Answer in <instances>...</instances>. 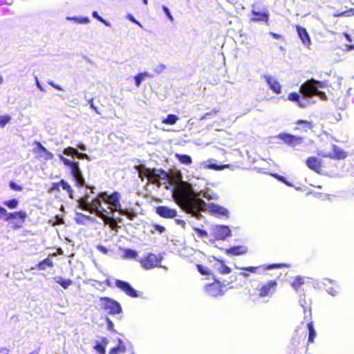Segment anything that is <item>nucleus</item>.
I'll return each mask as SVG.
<instances>
[{
  "instance_id": "55",
  "label": "nucleus",
  "mask_w": 354,
  "mask_h": 354,
  "mask_svg": "<svg viewBox=\"0 0 354 354\" xmlns=\"http://www.w3.org/2000/svg\"><path fill=\"white\" fill-rule=\"evenodd\" d=\"M94 348L96 351H97L100 354H105L106 353V351H105V347L104 346H103L102 344H97L95 346H94Z\"/></svg>"
},
{
  "instance_id": "40",
  "label": "nucleus",
  "mask_w": 354,
  "mask_h": 354,
  "mask_svg": "<svg viewBox=\"0 0 354 354\" xmlns=\"http://www.w3.org/2000/svg\"><path fill=\"white\" fill-rule=\"evenodd\" d=\"M120 214L123 216H126L129 220L133 221L136 217L134 212L132 211H129L127 209H120V211L118 212Z\"/></svg>"
},
{
  "instance_id": "6",
  "label": "nucleus",
  "mask_w": 354,
  "mask_h": 354,
  "mask_svg": "<svg viewBox=\"0 0 354 354\" xmlns=\"http://www.w3.org/2000/svg\"><path fill=\"white\" fill-rule=\"evenodd\" d=\"M100 301L101 309L109 315H117L122 312V307L119 302L110 297H101Z\"/></svg>"
},
{
  "instance_id": "14",
  "label": "nucleus",
  "mask_w": 354,
  "mask_h": 354,
  "mask_svg": "<svg viewBox=\"0 0 354 354\" xmlns=\"http://www.w3.org/2000/svg\"><path fill=\"white\" fill-rule=\"evenodd\" d=\"M156 213L163 218L171 219L177 216L176 209L170 208L168 206L160 205L156 207Z\"/></svg>"
},
{
  "instance_id": "30",
  "label": "nucleus",
  "mask_w": 354,
  "mask_h": 354,
  "mask_svg": "<svg viewBox=\"0 0 354 354\" xmlns=\"http://www.w3.org/2000/svg\"><path fill=\"white\" fill-rule=\"evenodd\" d=\"M304 277L301 276H297L291 283V286L293 289L298 292L301 289V287L302 285H304Z\"/></svg>"
},
{
  "instance_id": "38",
  "label": "nucleus",
  "mask_w": 354,
  "mask_h": 354,
  "mask_svg": "<svg viewBox=\"0 0 354 354\" xmlns=\"http://www.w3.org/2000/svg\"><path fill=\"white\" fill-rule=\"evenodd\" d=\"M3 204L9 209H13L17 207L19 202L17 199L12 198L3 202Z\"/></svg>"
},
{
  "instance_id": "22",
  "label": "nucleus",
  "mask_w": 354,
  "mask_h": 354,
  "mask_svg": "<svg viewBox=\"0 0 354 354\" xmlns=\"http://www.w3.org/2000/svg\"><path fill=\"white\" fill-rule=\"evenodd\" d=\"M78 205L84 211H88L91 214H95L97 216V212H100L101 210H97L95 208H93L91 206V203L88 202V199L86 197H82L78 199L77 201Z\"/></svg>"
},
{
  "instance_id": "41",
  "label": "nucleus",
  "mask_w": 354,
  "mask_h": 354,
  "mask_svg": "<svg viewBox=\"0 0 354 354\" xmlns=\"http://www.w3.org/2000/svg\"><path fill=\"white\" fill-rule=\"evenodd\" d=\"M37 147L34 149L33 151L35 153L41 155L44 151H46V148L44 147L39 142H35Z\"/></svg>"
},
{
  "instance_id": "36",
  "label": "nucleus",
  "mask_w": 354,
  "mask_h": 354,
  "mask_svg": "<svg viewBox=\"0 0 354 354\" xmlns=\"http://www.w3.org/2000/svg\"><path fill=\"white\" fill-rule=\"evenodd\" d=\"M218 262L220 263V266L218 268V271L220 274H225L231 272V268L226 266L223 260H218Z\"/></svg>"
},
{
  "instance_id": "57",
  "label": "nucleus",
  "mask_w": 354,
  "mask_h": 354,
  "mask_svg": "<svg viewBox=\"0 0 354 354\" xmlns=\"http://www.w3.org/2000/svg\"><path fill=\"white\" fill-rule=\"evenodd\" d=\"M93 100V98H91L90 100H88L90 106L95 111L97 114L100 115L101 113L98 111L97 107L94 104Z\"/></svg>"
},
{
  "instance_id": "15",
  "label": "nucleus",
  "mask_w": 354,
  "mask_h": 354,
  "mask_svg": "<svg viewBox=\"0 0 354 354\" xmlns=\"http://www.w3.org/2000/svg\"><path fill=\"white\" fill-rule=\"evenodd\" d=\"M209 212L214 216H216L218 218H228L229 217V212L228 210L216 204L209 203L208 205Z\"/></svg>"
},
{
  "instance_id": "35",
  "label": "nucleus",
  "mask_w": 354,
  "mask_h": 354,
  "mask_svg": "<svg viewBox=\"0 0 354 354\" xmlns=\"http://www.w3.org/2000/svg\"><path fill=\"white\" fill-rule=\"evenodd\" d=\"M151 77V75L147 72L139 73L135 77V84L137 87H139L141 84L142 81L145 77Z\"/></svg>"
},
{
  "instance_id": "25",
  "label": "nucleus",
  "mask_w": 354,
  "mask_h": 354,
  "mask_svg": "<svg viewBox=\"0 0 354 354\" xmlns=\"http://www.w3.org/2000/svg\"><path fill=\"white\" fill-rule=\"evenodd\" d=\"M75 223L78 225H85L88 221H95V218L81 212H77L75 218Z\"/></svg>"
},
{
  "instance_id": "5",
  "label": "nucleus",
  "mask_w": 354,
  "mask_h": 354,
  "mask_svg": "<svg viewBox=\"0 0 354 354\" xmlns=\"http://www.w3.org/2000/svg\"><path fill=\"white\" fill-rule=\"evenodd\" d=\"M100 197L102 201L107 203L109 207V209L112 212H119L122 208V205L120 202L121 195L118 192H114L109 195L106 192H100Z\"/></svg>"
},
{
  "instance_id": "3",
  "label": "nucleus",
  "mask_w": 354,
  "mask_h": 354,
  "mask_svg": "<svg viewBox=\"0 0 354 354\" xmlns=\"http://www.w3.org/2000/svg\"><path fill=\"white\" fill-rule=\"evenodd\" d=\"M324 86V84L323 82L310 79L301 85L299 92L306 97H312L315 94H321L318 88H323Z\"/></svg>"
},
{
  "instance_id": "42",
  "label": "nucleus",
  "mask_w": 354,
  "mask_h": 354,
  "mask_svg": "<svg viewBox=\"0 0 354 354\" xmlns=\"http://www.w3.org/2000/svg\"><path fill=\"white\" fill-rule=\"evenodd\" d=\"M92 16L99 21L103 23L105 26H111V23L104 19L101 16H100L97 11H93Z\"/></svg>"
},
{
  "instance_id": "26",
  "label": "nucleus",
  "mask_w": 354,
  "mask_h": 354,
  "mask_svg": "<svg viewBox=\"0 0 354 354\" xmlns=\"http://www.w3.org/2000/svg\"><path fill=\"white\" fill-rule=\"evenodd\" d=\"M288 100L290 101H293V102H297V104L299 105V106H300L301 108H304L306 106L305 103H303L301 102V100H304V98H301V96L295 91L291 92L288 94Z\"/></svg>"
},
{
  "instance_id": "52",
  "label": "nucleus",
  "mask_w": 354,
  "mask_h": 354,
  "mask_svg": "<svg viewBox=\"0 0 354 354\" xmlns=\"http://www.w3.org/2000/svg\"><path fill=\"white\" fill-rule=\"evenodd\" d=\"M9 186L10 189L16 192H21L23 190V187L21 185H19L13 181H10L9 183Z\"/></svg>"
},
{
  "instance_id": "17",
  "label": "nucleus",
  "mask_w": 354,
  "mask_h": 354,
  "mask_svg": "<svg viewBox=\"0 0 354 354\" xmlns=\"http://www.w3.org/2000/svg\"><path fill=\"white\" fill-rule=\"evenodd\" d=\"M295 28L303 44L309 48L311 45V39L306 29L299 25H296Z\"/></svg>"
},
{
  "instance_id": "21",
  "label": "nucleus",
  "mask_w": 354,
  "mask_h": 354,
  "mask_svg": "<svg viewBox=\"0 0 354 354\" xmlns=\"http://www.w3.org/2000/svg\"><path fill=\"white\" fill-rule=\"evenodd\" d=\"M248 249L243 245L233 246L230 248L224 249V252L227 255L238 256L246 254Z\"/></svg>"
},
{
  "instance_id": "47",
  "label": "nucleus",
  "mask_w": 354,
  "mask_h": 354,
  "mask_svg": "<svg viewBox=\"0 0 354 354\" xmlns=\"http://www.w3.org/2000/svg\"><path fill=\"white\" fill-rule=\"evenodd\" d=\"M75 184L77 187H82L85 185V180L83 175L75 178Z\"/></svg>"
},
{
  "instance_id": "33",
  "label": "nucleus",
  "mask_w": 354,
  "mask_h": 354,
  "mask_svg": "<svg viewBox=\"0 0 354 354\" xmlns=\"http://www.w3.org/2000/svg\"><path fill=\"white\" fill-rule=\"evenodd\" d=\"M307 327H308V343L312 344V343L314 342L315 338L316 337V332H315V330L314 328L313 322H310L308 323Z\"/></svg>"
},
{
  "instance_id": "10",
  "label": "nucleus",
  "mask_w": 354,
  "mask_h": 354,
  "mask_svg": "<svg viewBox=\"0 0 354 354\" xmlns=\"http://www.w3.org/2000/svg\"><path fill=\"white\" fill-rule=\"evenodd\" d=\"M318 155L323 158L334 160H344L347 157V153L336 145H333L331 153L318 152Z\"/></svg>"
},
{
  "instance_id": "13",
  "label": "nucleus",
  "mask_w": 354,
  "mask_h": 354,
  "mask_svg": "<svg viewBox=\"0 0 354 354\" xmlns=\"http://www.w3.org/2000/svg\"><path fill=\"white\" fill-rule=\"evenodd\" d=\"M305 162L309 169L319 174H322L323 165L322 159L316 156H310L307 158Z\"/></svg>"
},
{
  "instance_id": "60",
  "label": "nucleus",
  "mask_w": 354,
  "mask_h": 354,
  "mask_svg": "<svg viewBox=\"0 0 354 354\" xmlns=\"http://www.w3.org/2000/svg\"><path fill=\"white\" fill-rule=\"evenodd\" d=\"M79 159L89 160V156L86 153H80L77 151V153L75 155Z\"/></svg>"
},
{
  "instance_id": "50",
  "label": "nucleus",
  "mask_w": 354,
  "mask_h": 354,
  "mask_svg": "<svg viewBox=\"0 0 354 354\" xmlns=\"http://www.w3.org/2000/svg\"><path fill=\"white\" fill-rule=\"evenodd\" d=\"M230 167L229 165H217L216 164H212L208 165L207 168L212 169L214 170H221L225 168H228Z\"/></svg>"
},
{
  "instance_id": "62",
  "label": "nucleus",
  "mask_w": 354,
  "mask_h": 354,
  "mask_svg": "<svg viewBox=\"0 0 354 354\" xmlns=\"http://www.w3.org/2000/svg\"><path fill=\"white\" fill-rule=\"evenodd\" d=\"M97 250L104 254H106L109 252L108 249L104 245H97Z\"/></svg>"
},
{
  "instance_id": "23",
  "label": "nucleus",
  "mask_w": 354,
  "mask_h": 354,
  "mask_svg": "<svg viewBox=\"0 0 354 354\" xmlns=\"http://www.w3.org/2000/svg\"><path fill=\"white\" fill-rule=\"evenodd\" d=\"M251 15L253 16L250 19L251 22H257V21H266L268 22L269 19V13L268 12H258L254 10H251Z\"/></svg>"
},
{
  "instance_id": "12",
  "label": "nucleus",
  "mask_w": 354,
  "mask_h": 354,
  "mask_svg": "<svg viewBox=\"0 0 354 354\" xmlns=\"http://www.w3.org/2000/svg\"><path fill=\"white\" fill-rule=\"evenodd\" d=\"M115 283L119 289L124 292L129 297L131 298H136L139 297L138 292L133 289L129 282L120 279H116Z\"/></svg>"
},
{
  "instance_id": "24",
  "label": "nucleus",
  "mask_w": 354,
  "mask_h": 354,
  "mask_svg": "<svg viewBox=\"0 0 354 354\" xmlns=\"http://www.w3.org/2000/svg\"><path fill=\"white\" fill-rule=\"evenodd\" d=\"M58 157L65 166L70 167L71 174L80 170L78 162H73L61 154Z\"/></svg>"
},
{
  "instance_id": "45",
  "label": "nucleus",
  "mask_w": 354,
  "mask_h": 354,
  "mask_svg": "<svg viewBox=\"0 0 354 354\" xmlns=\"http://www.w3.org/2000/svg\"><path fill=\"white\" fill-rule=\"evenodd\" d=\"M296 124L302 125L305 129H311L313 128L311 122L307 120H299L296 122Z\"/></svg>"
},
{
  "instance_id": "18",
  "label": "nucleus",
  "mask_w": 354,
  "mask_h": 354,
  "mask_svg": "<svg viewBox=\"0 0 354 354\" xmlns=\"http://www.w3.org/2000/svg\"><path fill=\"white\" fill-rule=\"evenodd\" d=\"M97 216L103 220L105 225H109L111 230L118 232V228L120 227L118 225V221L116 219L106 216L102 211L97 212Z\"/></svg>"
},
{
  "instance_id": "19",
  "label": "nucleus",
  "mask_w": 354,
  "mask_h": 354,
  "mask_svg": "<svg viewBox=\"0 0 354 354\" xmlns=\"http://www.w3.org/2000/svg\"><path fill=\"white\" fill-rule=\"evenodd\" d=\"M28 215L25 211L21 210L14 212H8L6 217H5V221H8L11 219L18 218L20 221V223L22 224L25 222Z\"/></svg>"
},
{
  "instance_id": "2",
  "label": "nucleus",
  "mask_w": 354,
  "mask_h": 354,
  "mask_svg": "<svg viewBox=\"0 0 354 354\" xmlns=\"http://www.w3.org/2000/svg\"><path fill=\"white\" fill-rule=\"evenodd\" d=\"M278 287L276 280H270L266 283H261L260 287L257 289L256 292H250L249 295L252 301H257L259 299L269 297L275 293Z\"/></svg>"
},
{
  "instance_id": "39",
  "label": "nucleus",
  "mask_w": 354,
  "mask_h": 354,
  "mask_svg": "<svg viewBox=\"0 0 354 354\" xmlns=\"http://www.w3.org/2000/svg\"><path fill=\"white\" fill-rule=\"evenodd\" d=\"M334 17H342V16H347V17H351L354 15V9L350 8L348 10H345L343 12H337L334 13Z\"/></svg>"
},
{
  "instance_id": "29",
  "label": "nucleus",
  "mask_w": 354,
  "mask_h": 354,
  "mask_svg": "<svg viewBox=\"0 0 354 354\" xmlns=\"http://www.w3.org/2000/svg\"><path fill=\"white\" fill-rule=\"evenodd\" d=\"M55 281L64 289H67L73 283V281L71 279H64L62 277L55 278Z\"/></svg>"
},
{
  "instance_id": "51",
  "label": "nucleus",
  "mask_w": 354,
  "mask_h": 354,
  "mask_svg": "<svg viewBox=\"0 0 354 354\" xmlns=\"http://www.w3.org/2000/svg\"><path fill=\"white\" fill-rule=\"evenodd\" d=\"M53 157V154L47 149L46 151H44L43 153L39 156V158H43L46 160H52Z\"/></svg>"
},
{
  "instance_id": "49",
  "label": "nucleus",
  "mask_w": 354,
  "mask_h": 354,
  "mask_svg": "<svg viewBox=\"0 0 354 354\" xmlns=\"http://www.w3.org/2000/svg\"><path fill=\"white\" fill-rule=\"evenodd\" d=\"M159 180H168L169 174L162 169H158Z\"/></svg>"
},
{
  "instance_id": "34",
  "label": "nucleus",
  "mask_w": 354,
  "mask_h": 354,
  "mask_svg": "<svg viewBox=\"0 0 354 354\" xmlns=\"http://www.w3.org/2000/svg\"><path fill=\"white\" fill-rule=\"evenodd\" d=\"M59 184H61V187L64 190H65L68 194L70 198H73V190L71 187V186L64 179H62L59 181Z\"/></svg>"
},
{
  "instance_id": "59",
  "label": "nucleus",
  "mask_w": 354,
  "mask_h": 354,
  "mask_svg": "<svg viewBox=\"0 0 354 354\" xmlns=\"http://www.w3.org/2000/svg\"><path fill=\"white\" fill-rule=\"evenodd\" d=\"M153 227L154 230H156V231H158L160 233H162L166 230L165 227L158 225V224H153Z\"/></svg>"
},
{
  "instance_id": "53",
  "label": "nucleus",
  "mask_w": 354,
  "mask_h": 354,
  "mask_svg": "<svg viewBox=\"0 0 354 354\" xmlns=\"http://www.w3.org/2000/svg\"><path fill=\"white\" fill-rule=\"evenodd\" d=\"M198 271L203 275L209 274V271L207 268L203 267L202 265L198 264L196 266Z\"/></svg>"
},
{
  "instance_id": "4",
  "label": "nucleus",
  "mask_w": 354,
  "mask_h": 354,
  "mask_svg": "<svg viewBox=\"0 0 354 354\" xmlns=\"http://www.w3.org/2000/svg\"><path fill=\"white\" fill-rule=\"evenodd\" d=\"M290 265L288 263H272L269 265H260L257 266H248V267H241V268H237V269H239L242 270L241 272H239V275L248 278L249 277V273H257L260 270H271L274 268H289Z\"/></svg>"
},
{
  "instance_id": "28",
  "label": "nucleus",
  "mask_w": 354,
  "mask_h": 354,
  "mask_svg": "<svg viewBox=\"0 0 354 354\" xmlns=\"http://www.w3.org/2000/svg\"><path fill=\"white\" fill-rule=\"evenodd\" d=\"M52 267H53V262L48 257L44 259V260H42L41 261H40L39 263H38L36 265V268L39 270H44L47 268H52Z\"/></svg>"
},
{
  "instance_id": "11",
  "label": "nucleus",
  "mask_w": 354,
  "mask_h": 354,
  "mask_svg": "<svg viewBox=\"0 0 354 354\" xmlns=\"http://www.w3.org/2000/svg\"><path fill=\"white\" fill-rule=\"evenodd\" d=\"M277 138L281 140L284 143L292 147H295L304 142L303 137L286 133H279L277 136Z\"/></svg>"
},
{
  "instance_id": "31",
  "label": "nucleus",
  "mask_w": 354,
  "mask_h": 354,
  "mask_svg": "<svg viewBox=\"0 0 354 354\" xmlns=\"http://www.w3.org/2000/svg\"><path fill=\"white\" fill-rule=\"evenodd\" d=\"M178 120V117L175 114H169L162 120V123L167 125H174Z\"/></svg>"
},
{
  "instance_id": "32",
  "label": "nucleus",
  "mask_w": 354,
  "mask_h": 354,
  "mask_svg": "<svg viewBox=\"0 0 354 354\" xmlns=\"http://www.w3.org/2000/svg\"><path fill=\"white\" fill-rule=\"evenodd\" d=\"M176 158L183 165H189L192 163V158L189 155L176 153Z\"/></svg>"
},
{
  "instance_id": "54",
  "label": "nucleus",
  "mask_w": 354,
  "mask_h": 354,
  "mask_svg": "<svg viewBox=\"0 0 354 354\" xmlns=\"http://www.w3.org/2000/svg\"><path fill=\"white\" fill-rule=\"evenodd\" d=\"M194 231L198 234L200 237H206L208 234L206 230L200 229L198 227H194Z\"/></svg>"
},
{
  "instance_id": "46",
  "label": "nucleus",
  "mask_w": 354,
  "mask_h": 354,
  "mask_svg": "<svg viewBox=\"0 0 354 354\" xmlns=\"http://www.w3.org/2000/svg\"><path fill=\"white\" fill-rule=\"evenodd\" d=\"M102 201L101 198L100 197V193H99L97 197L94 198L93 201H92V203H91V206L93 208L96 209L97 210H100L98 208V206L100 205Z\"/></svg>"
},
{
  "instance_id": "56",
  "label": "nucleus",
  "mask_w": 354,
  "mask_h": 354,
  "mask_svg": "<svg viewBox=\"0 0 354 354\" xmlns=\"http://www.w3.org/2000/svg\"><path fill=\"white\" fill-rule=\"evenodd\" d=\"M73 19L80 24H87L90 21L89 19L86 17H73Z\"/></svg>"
},
{
  "instance_id": "1",
  "label": "nucleus",
  "mask_w": 354,
  "mask_h": 354,
  "mask_svg": "<svg viewBox=\"0 0 354 354\" xmlns=\"http://www.w3.org/2000/svg\"><path fill=\"white\" fill-rule=\"evenodd\" d=\"M167 180L175 187L172 196L176 203L187 213L200 219L202 217L201 212L206 210V203L203 199L196 198L192 185L182 180L180 173L169 174Z\"/></svg>"
},
{
  "instance_id": "37",
  "label": "nucleus",
  "mask_w": 354,
  "mask_h": 354,
  "mask_svg": "<svg viewBox=\"0 0 354 354\" xmlns=\"http://www.w3.org/2000/svg\"><path fill=\"white\" fill-rule=\"evenodd\" d=\"M138 256L137 252L132 249H126L124 251L123 257L125 259H136Z\"/></svg>"
},
{
  "instance_id": "48",
  "label": "nucleus",
  "mask_w": 354,
  "mask_h": 354,
  "mask_svg": "<svg viewBox=\"0 0 354 354\" xmlns=\"http://www.w3.org/2000/svg\"><path fill=\"white\" fill-rule=\"evenodd\" d=\"M77 149L71 147H68L64 149V153L67 156L76 155L77 153Z\"/></svg>"
},
{
  "instance_id": "7",
  "label": "nucleus",
  "mask_w": 354,
  "mask_h": 354,
  "mask_svg": "<svg viewBox=\"0 0 354 354\" xmlns=\"http://www.w3.org/2000/svg\"><path fill=\"white\" fill-rule=\"evenodd\" d=\"M162 260L161 255L153 253H147L143 258L138 260L141 266L145 270H151L156 267H160Z\"/></svg>"
},
{
  "instance_id": "16",
  "label": "nucleus",
  "mask_w": 354,
  "mask_h": 354,
  "mask_svg": "<svg viewBox=\"0 0 354 354\" xmlns=\"http://www.w3.org/2000/svg\"><path fill=\"white\" fill-rule=\"evenodd\" d=\"M214 233L216 239L219 240H225L232 234L231 230L226 225L217 226Z\"/></svg>"
},
{
  "instance_id": "63",
  "label": "nucleus",
  "mask_w": 354,
  "mask_h": 354,
  "mask_svg": "<svg viewBox=\"0 0 354 354\" xmlns=\"http://www.w3.org/2000/svg\"><path fill=\"white\" fill-rule=\"evenodd\" d=\"M127 18H128L131 21H132V22L135 23L136 24L138 25L139 26H141V24H140L138 21H137V20L133 17V15H127Z\"/></svg>"
},
{
  "instance_id": "9",
  "label": "nucleus",
  "mask_w": 354,
  "mask_h": 354,
  "mask_svg": "<svg viewBox=\"0 0 354 354\" xmlns=\"http://www.w3.org/2000/svg\"><path fill=\"white\" fill-rule=\"evenodd\" d=\"M225 286L218 281L205 285V291L210 297H216L223 295L225 291Z\"/></svg>"
},
{
  "instance_id": "58",
  "label": "nucleus",
  "mask_w": 354,
  "mask_h": 354,
  "mask_svg": "<svg viewBox=\"0 0 354 354\" xmlns=\"http://www.w3.org/2000/svg\"><path fill=\"white\" fill-rule=\"evenodd\" d=\"M162 10L165 12L167 17L172 21L174 20V18L169 11V8L167 6H163Z\"/></svg>"
},
{
  "instance_id": "43",
  "label": "nucleus",
  "mask_w": 354,
  "mask_h": 354,
  "mask_svg": "<svg viewBox=\"0 0 354 354\" xmlns=\"http://www.w3.org/2000/svg\"><path fill=\"white\" fill-rule=\"evenodd\" d=\"M272 176H274L276 179L282 182L287 186H289V187L292 186V184L290 181L287 180L286 178L283 176L279 175L277 174H272Z\"/></svg>"
},
{
  "instance_id": "20",
  "label": "nucleus",
  "mask_w": 354,
  "mask_h": 354,
  "mask_svg": "<svg viewBox=\"0 0 354 354\" xmlns=\"http://www.w3.org/2000/svg\"><path fill=\"white\" fill-rule=\"evenodd\" d=\"M265 79L269 86V88L274 93L279 94L281 93V85L277 80L269 75L266 76Z\"/></svg>"
},
{
  "instance_id": "64",
  "label": "nucleus",
  "mask_w": 354,
  "mask_h": 354,
  "mask_svg": "<svg viewBox=\"0 0 354 354\" xmlns=\"http://www.w3.org/2000/svg\"><path fill=\"white\" fill-rule=\"evenodd\" d=\"M48 84L52 86L53 88H55V89L57 90H59V91H63V88L62 86H60L59 85L55 84V82H49Z\"/></svg>"
},
{
  "instance_id": "61",
  "label": "nucleus",
  "mask_w": 354,
  "mask_h": 354,
  "mask_svg": "<svg viewBox=\"0 0 354 354\" xmlns=\"http://www.w3.org/2000/svg\"><path fill=\"white\" fill-rule=\"evenodd\" d=\"M60 187H61V184H59V182L53 183L51 184V189L53 191L59 192Z\"/></svg>"
},
{
  "instance_id": "44",
  "label": "nucleus",
  "mask_w": 354,
  "mask_h": 354,
  "mask_svg": "<svg viewBox=\"0 0 354 354\" xmlns=\"http://www.w3.org/2000/svg\"><path fill=\"white\" fill-rule=\"evenodd\" d=\"M10 121V117L8 115L0 116V128H3Z\"/></svg>"
},
{
  "instance_id": "27",
  "label": "nucleus",
  "mask_w": 354,
  "mask_h": 354,
  "mask_svg": "<svg viewBox=\"0 0 354 354\" xmlns=\"http://www.w3.org/2000/svg\"><path fill=\"white\" fill-rule=\"evenodd\" d=\"M127 351L126 346L121 339H119L118 344L110 349L109 354H124Z\"/></svg>"
},
{
  "instance_id": "8",
  "label": "nucleus",
  "mask_w": 354,
  "mask_h": 354,
  "mask_svg": "<svg viewBox=\"0 0 354 354\" xmlns=\"http://www.w3.org/2000/svg\"><path fill=\"white\" fill-rule=\"evenodd\" d=\"M139 177L143 180L144 176L153 184L160 185L158 169L147 168L144 165L138 167Z\"/></svg>"
}]
</instances>
